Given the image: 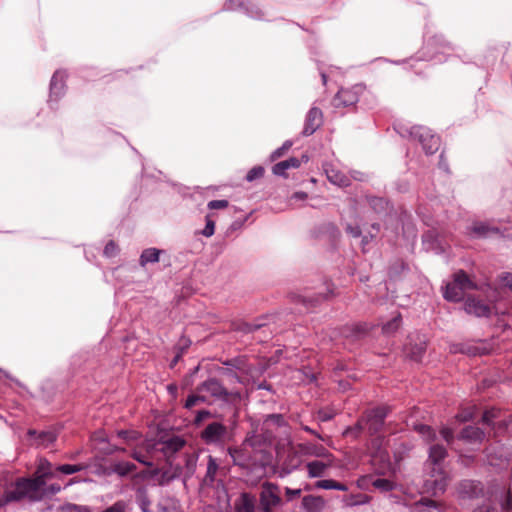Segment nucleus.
<instances>
[{"instance_id": "dca6fc26", "label": "nucleus", "mask_w": 512, "mask_h": 512, "mask_svg": "<svg viewBox=\"0 0 512 512\" xmlns=\"http://www.w3.org/2000/svg\"><path fill=\"white\" fill-rule=\"evenodd\" d=\"M323 123L322 111L317 107H312L305 119L304 128L302 134L304 136L312 135Z\"/></svg>"}, {"instance_id": "c756f323", "label": "nucleus", "mask_w": 512, "mask_h": 512, "mask_svg": "<svg viewBox=\"0 0 512 512\" xmlns=\"http://www.w3.org/2000/svg\"><path fill=\"white\" fill-rule=\"evenodd\" d=\"M38 480H49L54 477L52 464L46 459H40L35 471V476Z\"/></svg>"}, {"instance_id": "4be33fe9", "label": "nucleus", "mask_w": 512, "mask_h": 512, "mask_svg": "<svg viewBox=\"0 0 512 512\" xmlns=\"http://www.w3.org/2000/svg\"><path fill=\"white\" fill-rule=\"evenodd\" d=\"M333 460L323 462L320 460H314L306 464L307 476L309 478H321L325 476L326 470L330 468Z\"/></svg>"}, {"instance_id": "20e7f679", "label": "nucleus", "mask_w": 512, "mask_h": 512, "mask_svg": "<svg viewBox=\"0 0 512 512\" xmlns=\"http://www.w3.org/2000/svg\"><path fill=\"white\" fill-rule=\"evenodd\" d=\"M198 393H203L212 398L213 402L232 403L240 398V394L228 391L217 379L210 378L197 388Z\"/></svg>"}, {"instance_id": "f257e3e1", "label": "nucleus", "mask_w": 512, "mask_h": 512, "mask_svg": "<svg viewBox=\"0 0 512 512\" xmlns=\"http://www.w3.org/2000/svg\"><path fill=\"white\" fill-rule=\"evenodd\" d=\"M447 456L443 445L434 444L429 448V462L433 465L429 476L424 481V491L434 496L445 492L450 477L442 467V461Z\"/></svg>"}, {"instance_id": "aec40b11", "label": "nucleus", "mask_w": 512, "mask_h": 512, "mask_svg": "<svg viewBox=\"0 0 512 512\" xmlns=\"http://www.w3.org/2000/svg\"><path fill=\"white\" fill-rule=\"evenodd\" d=\"M227 10L244 9L245 13L253 19H263L264 13L255 5L245 6L244 0H228L225 4Z\"/></svg>"}, {"instance_id": "e433bc0d", "label": "nucleus", "mask_w": 512, "mask_h": 512, "mask_svg": "<svg viewBox=\"0 0 512 512\" xmlns=\"http://www.w3.org/2000/svg\"><path fill=\"white\" fill-rule=\"evenodd\" d=\"M285 425V420L281 414H269L263 421V427L269 430L272 427H281Z\"/></svg>"}, {"instance_id": "4d7b16f0", "label": "nucleus", "mask_w": 512, "mask_h": 512, "mask_svg": "<svg viewBox=\"0 0 512 512\" xmlns=\"http://www.w3.org/2000/svg\"><path fill=\"white\" fill-rule=\"evenodd\" d=\"M335 484H336V481L335 480H331V479H322V480H318L315 482L314 486L315 488L317 489H325V490H330V489H335Z\"/></svg>"}, {"instance_id": "c03bdc74", "label": "nucleus", "mask_w": 512, "mask_h": 512, "mask_svg": "<svg viewBox=\"0 0 512 512\" xmlns=\"http://www.w3.org/2000/svg\"><path fill=\"white\" fill-rule=\"evenodd\" d=\"M159 442H160V439L159 440H154V439L145 440L142 443L141 447H142V449H144L146 451L147 454L156 455L159 453V447H158Z\"/></svg>"}, {"instance_id": "423d86ee", "label": "nucleus", "mask_w": 512, "mask_h": 512, "mask_svg": "<svg viewBox=\"0 0 512 512\" xmlns=\"http://www.w3.org/2000/svg\"><path fill=\"white\" fill-rule=\"evenodd\" d=\"M488 504L475 509L473 512H497L495 504L500 505L502 511L510 512L512 510V498L509 491L504 487H498L487 491Z\"/></svg>"}, {"instance_id": "a19ab883", "label": "nucleus", "mask_w": 512, "mask_h": 512, "mask_svg": "<svg viewBox=\"0 0 512 512\" xmlns=\"http://www.w3.org/2000/svg\"><path fill=\"white\" fill-rule=\"evenodd\" d=\"M86 465L83 464H63L56 467V471L65 475H71L85 469Z\"/></svg>"}, {"instance_id": "774afa93", "label": "nucleus", "mask_w": 512, "mask_h": 512, "mask_svg": "<svg viewBox=\"0 0 512 512\" xmlns=\"http://www.w3.org/2000/svg\"><path fill=\"white\" fill-rule=\"evenodd\" d=\"M501 285L512 291V273H504L500 277Z\"/></svg>"}, {"instance_id": "3c124183", "label": "nucleus", "mask_w": 512, "mask_h": 512, "mask_svg": "<svg viewBox=\"0 0 512 512\" xmlns=\"http://www.w3.org/2000/svg\"><path fill=\"white\" fill-rule=\"evenodd\" d=\"M311 455H314L316 457H322L326 458L328 460H332V455L329 453V451L323 447V446H314L312 448V451L310 452Z\"/></svg>"}, {"instance_id": "c85d7f7f", "label": "nucleus", "mask_w": 512, "mask_h": 512, "mask_svg": "<svg viewBox=\"0 0 512 512\" xmlns=\"http://www.w3.org/2000/svg\"><path fill=\"white\" fill-rule=\"evenodd\" d=\"M443 296L446 300L452 302H459L463 299L455 274L453 275V281L446 284Z\"/></svg>"}, {"instance_id": "09e8293b", "label": "nucleus", "mask_w": 512, "mask_h": 512, "mask_svg": "<svg viewBox=\"0 0 512 512\" xmlns=\"http://www.w3.org/2000/svg\"><path fill=\"white\" fill-rule=\"evenodd\" d=\"M119 438H122L127 443H131L133 441L138 440L139 434L136 431H128V430H119L117 432Z\"/></svg>"}, {"instance_id": "8fccbe9b", "label": "nucleus", "mask_w": 512, "mask_h": 512, "mask_svg": "<svg viewBox=\"0 0 512 512\" xmlns=\"http://www.w3.org/2000/svg\"><path fill=\"white\" fill-rule=\"evenodd\" d=\"M131 457L134 460H136L137 462H139L147 467H152V465H153V462L149 459V457L142 454L140 451L133 450V452L131 453Z\"/></svg>"}, {"instance_id": "7c9ffc66", "label": "nucleus", "mask_w": 512, "mask_h": 512, "mask_svg": "<svg viewBox=\"0 0 512 512\" xmlns=\"http://www.w3.org/2000/svg\"><path fill=\"white\" fill-rule=\"evenodd\" d=\"M470 232L476 237H487L490 234L499 233V229L492 227L485 222H475L470 227Z\"/></svg>"}, {"instance_id": "052dcab7", "label": "nucleus", "mask_w": 512, "mask_h": 512, "mask_svg": "<svg viewBox=\"0 0 512 512\" xmlns=\"http://www.w3.org/2000/svg\"><path fill=\"white\" fill-rule=\"evenodd\" d=\"M117 252V245L113 241L108 242L103 251L104 255L109 258L114 257L117 254Z\"/></svg>"}, {"instance_id": "f3484780", "label": "nucleus", "mask_w": 512, "mask_h": 512, "mask_svg": "<svg viewBox=\"0 0 512 512\" xmlns=\"http://www.w3.org/2000/svg\"><path fill=\"white\" fill-rule=\"evenodd\" d=\"M371 483V485L381 491V492H389L395 488V482L387 478H376L374 479L371 475L363 476L357 481L358 487L365 489L367 485Z\"/></svg>"}, {"instance_id": "338daca9", "label": "nucleus", "mask_w": 512, "mask_h": 512, "mask_svg": "<svg viewBox=\"0 0 512 512\" xmlns=\"http://www.w3.org/2000/svg\"><path fill=\"white\" fill-rule=\"evenodd\" d=\"M473 417H474V412L472 410H464V411L460 412L459 414H457V416H456V418L460 422H467V421L473 419Z\"/></svg>"}, {"instance_id": "de8ad7c7", "label": "nucleus", "mask_w": 512, "mask_h": 512, "mask_svg": "<svg viewBox=\"0 0 512 512\" xmlns=\"http://www.w3.org/2000/svg\"><path fill=\"white\" fill-rule=\"evenodd\" d=\"M43 499L47 497H51L56 495L61 491V486L59 484H47V480L44 481L43 485Z\"/></svg>"}, {"instance_id": "bb28decb", "label": "nucleus", "mask_w": 512, "mask_h": 512, "mask_svg": "<svg viewBox=\"0 0 512 512\" xmlns=\"http://www.w3.org/2000/svg\"><path fill=\"white\" fill-rule=\"evenodd\" d=\"M484 437V432L480 428L474 426L465 427L461 431L459 436L460 439L465 440L469 443H480L482 442Z\"/></svg>"}, {"instance_id": "bf43d9fd", "label": "nucleus", "mask_w": 512, "mask_h": 512, "mask_svg": "<svg viewBox=\"0 0 512 512\" xmlns=\"http://www.w3.org/2000/svg\"><path fill=\"white\" fill-rule=\"evenodd\" d=\"M335 412L333 410H330V409H320L318 411V420L320 422H327L331 419H333V417L335 416Z\"/></svg>"}, {"instance_id": "e2e57ef3", "label": "nucleus", "mask_w": 512, "mask_h": 512, "mask_svg": "<svg viewBox=\"0 0 512 512\" xmlns=\"http://www.w3.org/2000/svg\"><path fill=\"white\" fill-rule=\"evenodd\" d=\"M440 435L448 444H451L454 439L453 430L449 427H442L440 430Z\"/></svg>"}, {"instance_id": "49530a36", "label": "nucleus", "mask_w": 512, "mask_h": 512, "mask_svg": "<svg viewBox=\"0 0 512 512\" xmlns=\"http://www.w3.org/2000/svg\"><path fill=\"white\" fill-rule=\"evenodd\" d=\"M369 204L376 212L379 213L386 209L388 203L384 198L371 197L369 199Z\"/></svg>"}, {"instance_id": "7ed1b4c3", "label": "nucleus", "mask_w": 512, "mask_h": 512, "mask_svg": "<svg viewBox=\"0 0 512 512\" xmlns=\"http://www.w3.org/2000/svg\"><path fill=\"white\" fill-rule=\"evenodd\" d=\"M398 133L402 137H408L413 140H417L421 145L426 154H434L438 151L440 146V138L433 134L432 131L424 126H412L404 127L401 126Z\"/></svg>"}, {"instance_id": "1a4fd4ad", "label": "nucleus", "mask_w": 512, "mask_h": 512, "mask_svg": "<svg viewBox=\"0 0 512 512\" xmlns=\"http://www.w3.org/2000/svg\"><path fill=\"white\" fill-rule=\"evenodd\" d=\"M281 502L279 487L273 483L265 482L261 486L260 504L262 512H272L273 507Z\"/></svg>"}, {"instance_id": "cd10ccee", "label": "nucleus", "mask_w": 512, "mask_h": 512, "mask_svg": "<svg viewBox=\"0 0 512 512\" xmlns=\"http://www.w3.org/2000/svg\"><path fill=\"white\" fill-rule=\"evenodd\" d=\"M455 276L458 288L462 292V297H464L466 291L478 289L477 284L468 276L465 271L459 270L455 272Z\"/></svg>"}, {"instance_id": "2f4dec72", "label": "nucleus", "mask_w": 512, "mask_h": 512, "mask_svg": "<svg viewBox=\"0 0 512 512\" xmlns=\"http://www.w3.org/2000/svg\"><path fill=\"white\" fill-rule=\"evenodd\" d=\"M301 456L295 452L289 453L282 463V473L285 475L290 474L301 465Z\"/></svg>"}, {"instance_id": "4468645a", "label": "nucleus", "mask_w": 512, "mask_h": 512, "mask_svg": "<svg viewBox=\"0 0 512 512\" xmlns=\"http://www.w3.org/2000/svg\"><path fill=\"white\" fill-rule=\"evenodd\" d=\"M252 446L250 440H245L240 448H229L228 453L235 465L241 467H249L251 465V452L249 447Z\"/></svg>"}, {"instance_id": "ea45409f", "label": "nucleus", "mask_w": 512, "mask_h": 512, "mask_svg": "<svg viewBox=\"0 0 512 512\" xmlns=\"http://www.w3.org/2000/svg\"><path fill=\"white\" fill-rule=\"evenodd\" d=\"M415 429L427 442H432L437 437L436 432L428 425L420 424L415 426Z\"/></svg>"}, {"instance_id": "39448f33", "label": "nucleus", "mask_w": 512, "mask_h": 512, "mask_svg": "<svg viewBox=\"0 0 512 512\" xmlns=\"http://www.w3.org/2000/svg\"><path fill=\"white\" fill-rule=\"evenodd\" d=\"M384 440L376 438L372 441L371 464L378 475H391L395 473L388 451L382 447Z\"/></svg>"}, {"instance_id": "9d476101", "label": "nucleus", "mask_w": 512, "mask_h": 512, "mask_svg": "<svg viewBox=\"0 0 512 512\" xmlns=\"http://www.w3.org/2000/svg\"><path fill=\"white\" fill-rule=\"evenodd\" d=\"M364 90L362 85H355L351 88H342L338 91L333 99L334 107H350L359 100V95Z\"/></svg>"}, {"instance_id": "a211bd4d", "label": "nucleus", "mask_w": 512, "mask_h": 512, "mask_svg": "<svg viewBox=\"0 0 512 512\" xmlns=\"http://www.w3.org/2000/svg\"><path fill=\"white\" fill-rule=\"evenodd\" d=\"M323 168L330 183L339 187H347L350 185V177L343 173L335 165L331 163H325Z\"/></svg>"}, {"instance_id": "ddd939ff", "label": "nucleus", "mask_w": 512, "mask_h": 512, "mask_svg": "<svg viewBox=\"0 0 512 512\" xmlns=\"http://www.w3.org/2000/svg\"><path fill=\"white\" fill-rule=\"evenodd\" d=\"M425 49L428 51L429 55L426 56V60H436V54L438 52L440 53H446L447 51H451L454 48L452 47L451 43L446 41L443 36L436 35L432 39H430Z\"/></svg>"}, {"instance_id": "f03ea898", "label": "nucleus", "mask_w": 512, "mask_h": 512, "mask_svg": "<svg viewBox=\"0 0 512 512\" xmlns=\"http://www.w3.org/2000/svg\"><path fill=\"white\" fill-rule=\"evenodd\" d=\"M43 485L42 480L33 478H19L14 485L5 491L10 502L20 501L27 498L31 501H40L43 499Z\"/></svg>"}, {"instance_id": "6ab92c4d", "label": "nucleus", "mask_w": 512, "mask_h": 512, "mask_svg": "<svg viewBox=\"0 0 512 512\" xmlns=\"http://www.w3.org/2000/svg\"><path fill=\"white\" fill-rule=\"evenodd\" d=\"M66 77L65 71L57 70L51 79L50 82V99L49 103L52 101H57L61 96L64 95L65 85L64 79Z\"/></svg>"}, {"instance_id": "b1692460", "label": "nucleus", "mask_w": 512, "mask_h": 512, "mask_svg": "<svg viewBox=\"0 0 512 512\" xmlns=\"http://www.w3.org/2000/svg\"><path fill=\"white\" fill-rule=\"evenodd\" d=\"M325 504L326 502L321 496L307 495L302 499V508L305 512H321Z\"/></svg>"}, {"instance_id": "393cba45", "label": "nucleus", "mask_w": 512, "mask_h": 512, "mask_svg": "<svg viewBox=\"0 0 512 512\" xmlns=\"http://www.w3.org/2000/svg\"><path fill=\"white\" fill-rule=\"evenodd\" d=\"M256 499L249 493H242L235 501V512H255Z\"/></svg>"}, {"instance_id": "9b49d317", "label": "nucleus", "mask_w": 512, "mask_h": 512, "mask_svg": "<svg viewBox=\"0 0 512 512\" xmlns=\"http://www.w3.org/2000/svg\"><path fill=\"white\" fill-rule=\"evenodd\" d=\"M185 440L180 436L160 439L159 453L168 461L185 446Z\"/></svg>"}, {"instance_id": "864d4df0", "label": "nucleus", "mask_w": 512, "mask_h": 512, "mask_svg": "<svg viewBox=\"0 0 512 512\" xmlns=\"http://www.w3.org/2000/svg\"><path fill=\"white\" fill-rule=\"evenodd\" d=\"M292 145H293L292 141H290V140L285 141L281 147L277 148L275 151L272 152L271 159L273 161L278 159L279 157H281L283 155V153L285 151L289 150Z\"/></svg>"}, {"instance_id": "72a5a7b5", "label": "nucleus", "mask_w": 512, "mask_h": 512, "mask_svg": "<svg viewBox=\"0 0 512 512\" xmlns=\"http://www.w3.org/2000/svg\"><path fill=\"white\" fill-rule=\"evenodd\" d=\"M426 345L424 341H421L418 344H415L414 346L411 345V343L407 344L405 346V353L407 356L413 360V361H420L425 353Z\"/></svg>"}, {"instance_id": "0eeeda50", "label": "nucleus", "mask_w": 512, "mask_h": 512, "mask_svg": "<svg viewBox=\"0 0 512 512\" xmlns=\"http://www.w3.org/2000/svg\"><path fill=\"white\" fill-rule=\"evenodd\" d=\"M387 414L388 409L386 407L372 409L357 422L355 429L358 433L367 429L369 434H376L382 429Z\"/></svg>"}, {"instance_id": "6e6d98bb", "label": "nucleus", "mask_w": 512, "mask_h": 512, "mask_svg": "<svg viewBox=\"0 0 512 512\" xmlns=\"http://www.w3.org/2000/svg\"><path fill=\"white\" fill-rule=\"evenodd\" d=\"M128 505L124 501H117L113 505L107 507L102 512H126Z\"/></svg>"}, {"instance_id": "37998d69", "label": "nucleus", "mask_w": 512, "mask_h": 512, "mask_svg": "<svg viewBox=\"0 0 512 512\" xmlns=\"http://www.w3.org/2000/svg\"><path fill=\"white\" fill-rule=\"evenodd\" d=\"M437 243V239H434L433 232H428L423 236V244L425 246L426 250H435L437 253L441 252L442 249L437 245L434 244Z\"/></svg>"}, {"instance_id": "4c0bfd02", "label": "nucleus", "mask_w": 512, "mask_h": 512, "mask_svg": "<svg viewBox=\"0 0 512 512\" xmlns=\"http://www.w3.org/2000/svg\"><path fill=\"white\" fill-rule=\"evenodd\" d=\"M370 497L366 494L358 493L345 497L344 502L347 506L364 505L370 502Z\"/></svg>"}, {"instance_id": "79ce46f5", "label": "nucleus", "mask_w": 512, "mask_h": 512, "mask_svg": "<svg viewBox=\"0 0 512 512\" xmlns=\"http://www.w3.org/2000/svg\"><path fill=\"white\" fill-rule=\"evenodd\" d=\"M136 503L139 506L141 512H152L151 501L146 493L140 492L136 496Z\"/></svg>"}, {"instance_id": "69168bd1", "label": "nucleus", "mask_w": 512, "mask_h": 512, "mask_svg": "<svg viewBox=\"0 0 512 512\" xmlns=\"http://www.w3.org/2000/svg\"><path fill=\"white\" fill-rule=\"evenodd\" d=\"M197 458L198 456L195 453L187 454L185 456V466L188 467L191 471H193V469L196 467Z\"/></svg>"}, {"instance_id": "2eb2a0df", "label": "nucleus", "mask_w": 512, "mask_h": 512, "mask_svg": "<svg viewBox=\"0 0 512 512\" xmlns=\"http://www.w3.org/2000/svg\"><path fill=\"white\" fill-rule=\"evenodd\" d=\"M464 310L466 313L476 317H488L491 314V307L484 301L475 297H468L466 299Z\"/></svg>"}, {"instance_id": "13d9d810", "label": "nucleus", "mask_w": 512, "mask_h": 512, "mask_svg": "<svg viewBox=\"0 0 512 512\" xmlns=\"http://www.w3.org/2000/svg\"><path fill=\"white\" fill-rule=\"evenodd\" d=\"M214 232L215 223L209 216H206V225L204 229L201 231V234L205 237H211L214 234Z\"/></svg>"}, {"instance_id": "412c9836", "label": "nucleus", "mask_w": 512, "mask_h": 512, "mask_svg": "<svg viewBox=\"0 0 512 512\" xmlns=\"http://www.w3.org/2000/svg\"><path fill=\"white\" fill-rule=\"evenodd\" d=\"M403 512H444L442 505L433 500L421 498L411 507H403Z\"/></svg>"}, {"instance_id": "473e14b6", "label": "nucleus", "mask_w": 512, "mask_h": 512, "mask_svg": "<svg viewBox=\"0 0 512 512\" xmlns=\"http://www.w3.org/2000/svg\"><path fill=\"white\" fill-rule=\"evenodd\" d=\"M300 166V160L296 157H291L287 160L278 162L273 166V173L277 176H285V173L290 168H298Z\"/></svg>"}, {"instance_id": "f704fd0d", "label": "nucleus", "mask_w": 512, "mask_h": 512, "mask_svg": "<svg viewBox=\"0 0 512 512\" xmlns=\"http://www.w3.org/2000/svg\"><path fill=\"white\" fill-rule=\"evenodd\" d=\"M163 251L157 248H147L142 251L139 259V263L142 267L149 263H156L159 261L160 254Z\"/></svg>"}, {"instance_id": "f8f14e48", "label": "nucleus", "mask_w": 512, "mask_h": 512, "mask_svg": "<svg viewBox=\"0 0 512 512\" xmlns=\"http://www.w3.org/2000/svg\"><path fill=\"white\" fill-rule=\"evenodd\" d=\"M458 495L461 499H475L480 496H485V493L480 482L474 480H463L458 486Z\"/></svg>"}, {"instance_id": "c9c22d12", "label": "nucleus", "mask_w": 512, "mask_h": 512, "mask_svg": "<svg viewBox=\"0 0 512 512\" xmlns=\"http://www.w3.org/2000/svg\"><path fill=\"white\" fill-rule=\"evenodd\" d=\"M218 463L214 457L211 455L208 456L207 462V470L204 477V482L206 484H212L215 481L216 473L218 471Z\"/></svg>"}, {"instance_id": "6e6552de", "label": "nucleus", "mask_w": 512, "mask_h": 512, "mask_svg": "<svg viewBox=\"0 0 512 512\" xmlns=\"http://www.w3.org/2000/svg\"><path fill=\"white\" fill-rule=\"evenodd\" d=\"M200 438L207 445L222 446L229 439V430L223 423L215 421L201 431Z\"/></svg>"}, {"instance_id": "680f3d73", "label": "nucleus", "mask_w": 512, "mask_h": 512, "mask_svg": "<svg viewBox=\"0 0 512 512\" xmlns=\"http://www.w3.org/2000/svg\"><path fill=\"white\" fill-rule=\"evenodd\" d=\"M497 411L495 409L487 410L483 413L482 422L486 425H492L493 419L496 418Z\"/></svg>"}, {"instance_id": "a18cd8bd", "label": "nucleus", "mask_w": 512, "mask_h": 512, "mask_svg": "<svg viewBox=\"0 0 512 512\" xmlns=\"http://www.w3.org/2000/svg\"><path fill=\"white\" fill-rule=\"evenodd\" d=\"M199 402H209V400L207 399V396L203 393H199L197 395H190L185 402V408L190 409Z\"/></svg>"}, {"instance_id": "0e129e2a", "label": "nucleus", "mask_w": 512, "mask_h": 512, "mask_svg": "<svg viewBox=\"0 0 512 512\" xmlns=\"http://www.w3.org/2000/svg\"><path fill=\"white\" fill-rule=\"evenodd\" d=\"M228 201L227 200H212L210 202H208L207 206L209 209L211 210H214V209H224L228 206Z\"/></svg>"}, {"instance_id": "5701e85b", "label": "nucleus", "mask_w": 512, "mask_h": 512, "mask_svg": "<svg viewBox=\"0 0 512 512\" xmlns=\"http://www.w3.org/2000/svg\"><path fill=\"white\" fill-rule=\"evenodd\" d=\"M28 436L37 446L48 447L56 440V435L52 431L37 432L36 430H29Z\"/></svg>"}, {"instance_id": "a878e982", "label": "nucleus", "mask_w": 512, "mask_h": 512, "mask_svg": "<svg viewBox=\"0 0 512 512\" xmlns=\"http://www.w3.org/2000/svg\"><path fill=\"white\" fill-rule=\"evenodd\" d=\"M109 467L111 473L117 474L119 477H126L137 469V466L129 461H113Z\"/></svg>"}, {"instance_id": "5fc2aeb1", "label": "nucleus", "mask_w": 512, "mask_h": 512, "mask_svg": "<svg viewBox=\"0 0 512 512\" xmlns=\"http://www.w3.org/2000/svg\"><path fill=\"white\" fill-rule=\"evenodd\" d=\"M264 174V168L261 166L253 167L246 175V180L249 182L254 181L255 179H258L262 177Z\"/></svg>"}, {"instance_id": "58836bf2", "label": "nucleus", "mask_w": 512, "mask_h": 512, "mask_svg": "<svg viewBox=\"0 0 512 512\" xmlns=\"http://www.w3.org/2000/svg\"><path fill=\"white\" fill-rule=\"evenodd\" d=\"M401 326V315L398 313L393 318L382 326V331L386 335L395 333Z\"/></svg>"}, {"instance_id": "603ef678", "label": "nucleus", "mask_w": 512, "mask_h": 512, "mask_svg": "<svg viewBox=\"0 0 512 512\" xmlns=\"http://www.w3.org/2000/svg\"><path fill=\"white\" fill-rule=\"evenodd\" d=\"M371 228L374 232L370 231L369 232V235H364L362 237V241H361V245H362V249L363 251H365V247L366 245L369 243L370 239L374 238L375 235L379 232L380 230V225L377 224V223H374L371 225Z\"/></svg>"}]
</instances>
